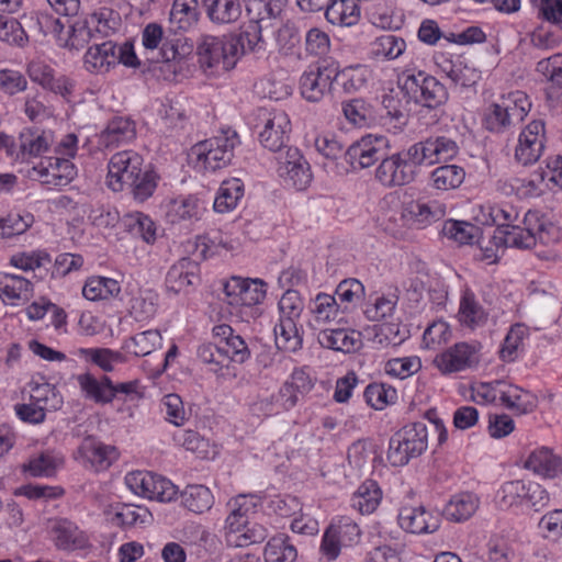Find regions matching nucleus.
Returning <instances> with one entry per match:
<instances>
[{"mask_svg": "<svg viewBox=\"0 0 562 562\" xmlns=\"http://www.w3.org/2000/svg\"><path fill=\"white\" fill-rule=\"evenodd\" d=\"M397 87L406 99V103L413 102L428 109H439L449 99L447 88L423 70H403L397 76Z\"/></svg>", "mask_w": 562, "mask_h": 562, "instance_id": "f257e3e1", "label": "nucleus"}, {"mask_svg": "<svg viewBox=\"0 0 562 562\" xmlns=\"http://www.w3.org/2000/svg\"><path fill=\"white\" fill-rule=\"evenodd\" d=\"M280 319L274 327L277 347L284 351L295 352L302 348L303 337L297 327V319L304 308L301 295L295 290H288L278 303Z\"/></svg>", "mask_w": 562, "mask_h": 562, "instance_id": "f03ea898", "label": "nucleus"}, {"mask_svg": "<svg viewBox=\"0 0 562 562\" xmlns=\"http://www.w3.org/2000/svg\"><path fill=\"white\" fill-rule=\"evenodd\" d=\"M428 446V429L425 423L404 426L390 439L387 460L393 467H403L422 456Z\"/></svg>", "mask_w": 562, "mask_h": 562, "instance_id": "7ed1b4c3", "label": "nucleus"}, {"mask_svg": "<svg viewBox=\"0 0 562 562\" xmlns=\"http://www.w3.org/2000/svg\"><path fill=\"white\" fill-rule=\"evenodd\" d=\"M239 144L235 131L226 130L221 135L199 142L191 148V155L207 171H216L228 166L234 157V149Z\"/></svg>", "mask_w": 562, "mask_h": 562, "instance_id": "20e7f679", "label": "nucleus"}, {"mask_svg": "<svg viewBox=\"0 0 562 562\" xmlns=\"http://www.w3.org/2000/svg\"><path fill=\"white\" fill-rule=\"evenodd\" d=\"M530 102L524 92L516 91L501 102L492 103L484 116L485 127L493 133H503L516 122H521L530 110Z\"/></svg>", "mask_w": 562, "mask_h": 562, "instance_id": "39448f33", "label": "nucleus"}, {"mask_svg": "<svg viewBox=\"0 0 562 562\" xmlns=\"http://www.w3.org/2000/svg\"><path fill=\"white\" fill-rule=\"evenodd\" d=\"M196 49L199 63L204 69L228 71L236 65V46L231 44L226 36L204 35Z\"/></svg>", "mask_w": 562, "mask_h": 562, "instance_id": "423d86ee", "label": "nucleus"}, {"mask_svg": "<svg viewBox=\"0 0 562 562\" xmlns=\"http://www.w3.org/2000/svg\"><path fill=\"white\" fill-rule=\"evenodd\" d=\"M181 37H170L165 33L162 26L158 23L147 24L142 33V42L147 50L157 53V61L169 63L171 60L182 59L190 52V47L180 44Z\"/></svg>", "mask_w": 562, "mask_h": 562, "instance_id": "0eeeda50", "label": "nucleus"}, {"mask_svg": "<svg viewBox=\"0 0 562 562\" xmlns=\"http://www.w3.org/2000/svg\"><path fill=\"white\" fill-rule=\"evenodd\" d=\"M390 148L385 136L366 135L361 139L352 143L344 156L352 169H364L382 161L387 155Z\"/></svg>", "mask_w": 562, "mask_h": 562, "instance_id": "6e6552de", "label": "nucleus"}, {"mask_svg": "<svg viewBox=\"0 0 562 562\" xmlns=\"http://www.w3.org/2000/svg\"><path fill=\"white\" fill-rule=\"evenodd\" d=\"M144 166L143 157L135 151L124 150L114 154L108 165V187L114 192L123 191L126 183L138 175Z\"/></svg>", "mask_w": 562, "mask_h": 562, "instance_id": "1a4fd4ad", "label": "nucleus"}, {"mask_svg": "<svg viewBox=\"0 0 562 562\" xmlns=\"http://www.w3.org/2000/svg\"><path fill=\"white\" fill-rule=\"evenodd\" d=\"M334 76V67L321 64L308 66L300 78L302 97L310 102L321 101L330 91Z\"/></svg>", "mask_w": 562, "mask_h": 562, "instance_id": "9d476101", "label": "nucleus"}, {"mask_svg": "<svg viewBox=\"0 0 562 562\" xmlns=\"http://www.w3.org/2000/svg\"><path fill=\"white\" fill-rule=\"evenodd\" d=\"M49 535L59 551L72 552L90 547L87 533L67 518L54 519L50 522Z\"/></svg>", "mask_w": 562, "mask_h": 562, "instance_id": "9b49d317", "label": "nucleus"}, {"mask_svg": "<svg viewBox=\"0 0 562 562\" xmlns=\"http://www.w3.org/2000/svg\"><path fill=\"white\" fill-rule=\"evenodd\" d=\"M544 140V123L542 121L530 122L519 135L515 149L516 160L524 166L536 162L542 154Z\"/></svg>", "mask_w": 562, "mask_h": 562, "instance_id": "f8f14e48", "label": "nucleus"}, {"mask_svg": "<svg viewBox=\"0 0 562 562\" xmlns=\"http://www.w3.org/2000/svg\"><path fill=\"white\" fill-rule=\"evenodd\" d=\"M477 348L468 342H459L438 355L435 363L443 373L462 371L479 363Z\"/></svg>", "mask_w": 562, "mask_h": 562, "instance_id": "ddd939ff", "label": "nucleus"}, {"mask_svg": "<svg viewBox=\"0 0 562 562\" xmlns=\"http://www.w3.org/2000/svg\"><path fill=\"white\" fill-rule=\"evenodd\" d=\"M415 177V171L405 165L398 153H387L375 170V179L389 188L408 184Z\"/></svg>", "mask_w": 562, "mask_h": 562, "instance_id": "4468645a", "label": "nucleus"}, {"mask_svg": "<svg viewBox=\"0 0 562 562\" xmlns=\"http://www.w3.org/2000/svg\"><path fill=\"white\" fill-rule=\"evenodd\" d=\"M136 137V124L130 117L115 116L98 135V143L104 148H115L131 143Z\"/></svg>", "mask_w": 562, "mask_h": 562, "instance_id": "2eb2a0df", "label": "nucleus"}, {"mask_svg": "<svg viewBox=\"0 0 562 562\" xmlns=\"http://www.w3.org/2000/svg\"><path fill=\"white\" fill-rule=\"evenodd\" d=\"M291 132V122L288 114L277 111L271 114L259 134L260 143L271 151H278L285 146Z\"/></svg>", "mask_w": 562, "mask_h": 562, "instance_id": "dca6fc26", "label": "nucleus"}, {"mask_svg": "<svg viewBox=\"0 0 562 562\" xmlns=\"http://www.w3.org/2000/svg\"><path fill=\"white\" fill-rule=\"evenodd\" d=\"M78 453L95 471L106 470L119 456L115 447L106 446L91 436L82 440Z\"/></svg>", "mask_w": 562, "mask_h": 562, "instance_id": "f3484780", "label": "nucleus"}, {"mask_svg": "<svg viewBox=\"0 0 562 562\" xmlns=\"http://www.w3.org/2000/svg\"><path fill=\"white\" fill-rule=\"evenodd\" d=\"M322 347L345 353L358 350L361 345V334L353 329L335 328L324 329L317 335Z\"/></svg>", "mask_w": 562, "mask_h": 562, "instance_id": "a211bd4d", "label": "nucleus"}, {"mask_svg": "<svg viewBox=\"0 0 562 562\" xmlns=\"http://www.w3.org/2000/svg\"><path fill=\"white\" fill-rule=\"evenodd\" d=\"M198 271L199 265L196 261L188 257L181 258L167 272L166 288L173 293L181 292L199 280Z\"/></svg>", "mask_w": 562, "mask_h": 562, "instance_id": "6ab92c4d", "label": "nucleus"}, {"mask_svg": "<svg viewBox=\"0 0 562 562\" xmlns=\"http://www.w3.org/2000/svg\"><path fill=\"white\" fill-rule=\"evenodd\" d=\"M116 44L112 41L99 43L95 41L85 55V65L89 71H109L112 66L117 65Z\"/></svg>", "mask_w": 562, "mask_h": 562, "instance_id": "aec40b11", "label": "nucleus"}, {"mask_svg": "<svg viewBox=\"0 0 562 562\" xmlns=\"http://www.w3.org/2000/svg\"><path fill=\"white\" fill-rule=\"evenodd\" d=\"M480 506V498L471 492H461L453 495L446 504L442 516L452 522H462L470 519Z\"/></svg>", "mask_w": 562, "mask_h": 562, "instance_id": "412c9836", "label": "nucleus"}, {"mask_svg": "<svg viewBox=\"0 0 562 562\" xmlns=\"http://www.w3.org/2000/svg\"><path fill=\"white\" fill-rule=\"evenodd\" d=\"M525 468L544 477L554 479L562 475V458L547 447H541L530 453Z\"/></svg>", "mask_w": 562, "mask_h": 562, "instance_id": "4be33fe9", "label": "nucleus"}, {"mask_svg": "<svg viewBox=\"0 0 562 562\" xmlns=\"http://www.w3.org/2000/svg\"><path fill=\"white\" fill-rule=\"evenodd\" d=\"M267 284L259 279H247L244 285L240 299L236 307L239 308L240 317L249 322V318H256L258 308L255 306L260 304L266 297Z\"/></svg>", "mask_w": 562, "mask_h": 562, "instance_id": "5701e85b", "label": "nucleus"}, {"mask_svg": "<svg viewBox=\"0 0 562 562\" xmlns=\"http://www.w3.org/2000/svg\"><path fill=\"white\" fill-rule=\"evenodd\" d=\"M430 514L423 506L401 508L398 513V524L402 529L411 533H431L438 529L437 521L429 522Z\"/></svg>", "mask_w": 562, "mask_h": 562, "instance_id": "b1692460", "label": "nucleus"}, {"mask_svg": "<svg viewBox=\"0 0 562 562\" xmlns=\"http://www.w3.org/2000/svg\"><path fill=\"white\" fill-rule=\"evenodd\" d=\"M207 18L215 24H231L243 13L240 0H202Z\"/></svg>", "mask_w": 562, "mask_h": 562, "instance_id": "393cba45", "label": "nucleus"}, {"mask_svg": "<svg viewBox=\"0 0 562 562\" xmlns=\"http://www.w3.org/2000/svg\"><path fill=\"white\" fill-rule=\"evenodd\" d=\"M198 0H175L169 13V32L188 31L199 20Z\"/></svg>", "mask_w": 562, "mask_h": 562, "instance_id": "a878e982", "label": "nucleus"}, {"mask_svg": "<svg viewBox=\"0 0 562 562\" xmlns=\"http://www.w3.org/2000/svg\"><path fill=\"white\" fill-rule=\"evenodd\" d=\"M159 176L151 167V165H145L138 175H135L125 188L130 191V194L137 202H145L153 196L158 181Z\"/></svg>", "mask_w": 562, "mask_h": 562, "instance_id": "bb28decb", "label": "nucleus"}, {"mask_svg": "<svg viewBox=\"0 0 562 562\" xmlns=\"http://www.w3.org/2000/svg\"><path fill=\"white\" fill-rule=\"evenodd\" d=\"M493 243L497 247H513L518 249H530L536 246L537 237L527 233L522 226L515 224L509 228H496L493 235Z\"/></svg>", "mask_w": 562, "mask_h": 562, "instance_id": "cd10ccee", "label": "nucleus"}, {"mask_svg": "<svg viewBox=\"0 0 562 562\" xmlns=\"http://www.w3.org/2000/svg\"><path fill=\"white\" fill-rule=\"evenodd\" d=\"M77 381L87 398L101 404L113 401L112 380L109 376L103 375L97 380L92 374L83 373L77 376Z\"/></svg>", "mask_w": 562, "mask_h": 562, "instance_id": "c85d7f7f", "label": "nucleus"}, {"mask_svg": "<svg viewBox=\"0 0 562 562\" xmlns=\"http://www.w3.org/2000/svg\"><path fill=\"white\" fill-rule=\"evenodd\" d=\"M459 321L461 325L474 329L487 323L488 314L475 300L472 291L465 290L462 294L459 307Z\"/></svg>", "mask_w": 562, "mask_h": 562, "instance_id": "c756f323", "label": "nucleus"}, {"mask_svg": "<svg viewBox=\"0 0 562 562\" xmlns=\"http://www.w3.org/2000/svg\"><path fill=\"white\" fill-rule=\"evenodd\" d=\"M360 16V8L356 0H330L325 11L326 20L333 25L351 26Z\"/></svg>", "mask_w": 562, "mask_h": 562, "instance_id": "7c9ffc66", "label": "nucleus"}, {"mask_svg": "<svg viewBox=\"0 0 562 562\" xmlns=\"http://www.w3.org/2000/svg\"><path fill=\"white\" fill-rule=\"evenodd\" d=\"M521 223L524 229L537 237V241L542 245L557 239V227L539 211H528Z\"/></svg>", "mask_w": 562, "mask_h": 562, "instance_id": "2f4dec72", "label": "nucleus"}, {"mask_svg": "<svg viewBox=\"0 0 562 562\" xmlns=\"http://www.w3.org/2000/svg\"><path fill=\"white\" fill-rule=\"evenodd\" d=\"M91 41L95 42L93 29L88 16H80L68 25V31L64 33V41L60 46L80 50Z\"/></svg>", "mask_w": 562, "mask_h": 562, "instance_id": "473e14b6", "label": "nucleus"}, {"mask_svg": "<svg viewBox=\"0 0 562 562\" xmlns=\"http://www.w3.org/2000/svg\"><path fill=\"white\" fill-rule=\"evenodd\" d=\"M382 492L375 481H364L352 495L351 506L361 514L373 513L380 504Z\"/></svg>", "mask_w": 562, "mask_h": 562, "instance_id": "72a5a7b5", "label": "nucleus"}, {"mask_svg": "<svg viewBox=\"0 0 562 562\" xmlns=\"http://www.w3.org/2000/svg\"><path fill=\"white\" fill-rule=\"evenodd\" d=\"M263 555L266 562H294L297 551L288 535L279 533L268 541Z\"/></svg>", "mask_w": 562, "mask_h": 562, "instance_id": "f704fd0d", "label": "nucleus"}, {"mask_svg": "<svg viewBox=\"0 0 562 562\" xmlns=\"http://www.w3.org/2000/svg\"><path fill=\"white\" fill-rule=\"evenodd\" d=\"M181 504L190 512L202 514L211 509L214 497L209 487L204 485H188L181 493Z\"/></svg>", "mask_w": 562, "mask_h": 562, "instance_id": "c9c22d12", "label": "nucleus"}, {"mask_svg": "<svg viewBox=\"0 0 562 562\" xmlns=\"http://www.w3.org/2000/svg\"><path fill=\"white\" fill-rule=\"evenodd\" d=\"M244 195V184L239 179L223 181L214 200V211L226 213L234 210Z\"/></svg>", "mask_w": 562, "mask_h": 562, "instance_id": "e433bc0d", "label": "nucleus"}, {"mask_svg": "<svg viewBox=\"0 0 562 562\" xmlns=\"http://www.w3.org/2000/svg\"><path fill=\"white\" fill-rule=\"evenodd\" d=\"M465 179V171L458 165H442L435 168L430 173L431 184L441 191L459 188Z\"/></svg>", "mask_w": 562, "mask_h": 562, "instance_id": "4c0bfd02", "label": "nucleus"}, {"mask_svg": "<svg viewBox=\"0 0 562 562\" xmlns=\"http://www.w3.org/2000/svg\"><path fill=\"white\" fill-rule=\"evenodd\" d=\"M308 308L314 316V322L317 324L333 322L342 314L336 296L327 293H318L310 303Z\"/></svg>", "mask_w": 562, "mask_h": 562, "instance_id": "58836bf2", "label": "nucleus"}, {"mask_svg": "<svg viewBox=\"0 0 562 562\" xmlns=\"http://www.w3.org/2000/svg\"><path fill=\"white\" fill-rule=\"evenodd\" d=\"M33 292V284L30 280L12 274L0 272V296L8 300H29Z\"/></svg>", "mask_w": 562, "mask_h": 562, "instance_id": "ea45409f", "label": "nucleus"}, {"mask_svg": "<svg viewBox=\"0 0 562 562\" xmlns=\"http://www.w3.org/2000/svg\"><path fill=\"white\" fill-rule=\"evenodd\" d=\"M161 345V335L157 329L138 333L123 344V349L136 357H145Z\"/></svg>", "mask_w": 562, "mask_h": 562, "instance_id": "a19ab883", "label": "nucleus"}, {"mask_svg": "<svg viewBox=\"0 0 562 562\" xmlns=\"http://www.w3.org/2000/svg\"><path fill=\"white\" fill-rule=\"evenodd\" d=\"M121 292L119 282L111 278L93 277L86 281L82 294L89 301L108 300Z\"/></svg>", "mask_w": 562, "mask_h": 562, "instance_id": "79ce46f5", "label": "nucleus"}, {"mask_svg": "<svg viewBox=\"0 0 562 562\" xmlns=\"http://www.w3.org/2000/svg\"><path fill=\"white\" fill-rule=\"evenodd\" d=\"M231 44L236 46V56L255 52L261 48V44H265L263 36L260 35L259 30L256 29L255 24L249 21L247 25L241 26V31L236 36L227 37ZM262 49L265 47L262 46Z\"/></svg>", "mask_w": 562, "mask_h": 562, "instance_id": "37998d69", "label": "nucleus"}, {"mask_svg": "<svg viewBox=\"0 0 562 562\" xmlns=\"http://www.w3.org/2000/svg\"><path fill=\"white\" fill-rule=\"evenodd\" d=\"M231 509L225 521V532L243 531L248 527V512L250 507L246 495H238L227 504Z\"/></svg>", "mask_w": 562, "mask_h": 562, "instance_id": "c03bdc74", "label": "nucleus"}, {"mask_svg": "<svg viewBox=\"0 0 562 562\" xmlns=\"http://www.w3.org/2000/svg\"><path fill=\"white\" fill-rule=\"evenodd\" d=\"M93 29L95 41H101L115 32L120 24V18L113 10L102 8L88 15Z\"/></svg>", "mask_w": 562, "mask_h": 562, "instance_id": "a18cd8bd", "label": "nucleus"}, {"mask_svg": "<svg viewBox=\"0 0 562 562\" xmlns=\"http://www.w3.org/2000/svg\"><path fill=\"white\" fill-rule=\"evenodd\" d=\"M363 295L364 286L359 280L346 279L339 282L333 296L340 304L341 313H347Z\"/></svg>", "mask_w": 562, "mask_h": 562, "instance_id": "49530a36", "label": "nucleus"}, {"mask_svg": "<svg viewBox=\"0 0 562 562\" xmlns=\"http://www.w3.org/2000/svg\"><path fill=\"white\" fill-rule=\"evenodd\" d=\"M198 199L192 195L179 196L168 204L167 217L171 223L196 218L199 215Z\"/></svg>", "mask_w": 562, "mask_h": 562, "instance_id": "de8ad7c7", "label": "nucleus"}, {"mask_svg": "<svg viewBox=\"0 0 562 562\" xmlns=\"http://www.w3.org/2000/svg\"><path fill=\"white\" fill-rule=\"evenodd\" d=\"M78 352L105 372H112L114 363L125 362V357L121 352L109 348H80Z\"/></svg>", "mask_w": 562, "mask_h": 562, "instance_id": "09e8293b", "label": "nucleus"}, {"mask_svg": "<svg viewBox=\"0 0 562 562\" xmlns=\"http://www.w3.org/2000/svg\"><path fill=\"white\" fill-rule=\"evenodd\" d=\"M278 172L288 186L297 191L305 190L313 178L310 164L306 160L290 167H279Z\"/></svg>", "mask_w": 562, "mask_h": 562, "instance_id": "8fccbe9b", "label": "nucleus"}, {"mask_svg": "<svg viewBox=\"0 0 562 562\" xmlns=\"http://www.w3.org/2000/svg\"><path fill=\"white\" fill-rule=\"evenodd\" d=\"M31 24L27 25L30 32L40 36L53 35L60 44L64 41V27L59 19L49 14L40 13L35 18L30 19Z\"/></svg>", "mask_w": 562, "mask_h": 562, "instance_id": "3c124183", "label": "nucleus"}, {"mask_svg": "<svg viewBox=\"0 0 562 562\" xmlns=\"http://www.w3.org/2000/svg\"><path fill=\"white\" fill-rule=\"evenodd\" d=\"M0 41L23 47L29 42V35L16 19L0 13Z\"/></svg>", "mask_w": 562, "mask_h": 562, "instance_id": "603ef678", "label": "nucleus"}, {"mask_svg": "<svg viewBox=\"0 0 562 562\" xmlns=\"http://www.w3.org/2000/svg\"><path fill=\"white\" fill-rule=\"evenodd\" d=\"M426 145L430 155V164L452 159L459 153L458 143L447 136L429 137L426 139Z\"/></svg>", "mask_w": 562, "mask_h": 562, "instance_id": "864d4df0", "label": "nucleus"}, {"mask_svg": "<svg viewBox=\"0 0 562 562\" xmlns=\"http://www.w3.org/2000/svg\"><path fill=\"white\" fill-rule=\"evenodd\" d=\"M367 403L374 409H383L386 405L395 403L396 390L384 383H371L364 390Z\"/></svg>", "mask_w": 562, "mask_h": 562, "instance_id": "5fc2aeb1", "label": "nucleus"}, {"mask_svg": "<svg viewBox=\"0 0 562 562\" xmlns=\"http://www.w3.org/2000/svg\"><path fill=\"white\" fill-rule=\"evenodd\" d=\"M528 327L521 323H516L510 327L499 350L502 360L512 362L516 359L517 350L528 336Z\"/></svg>", "mask_w": 562, "mask_h": 562, "instance_id": "6e6d98bb", "label": "nucleus"}, {"mask_svg": "<svg viewBox=\"0 0 562 562\" xmlns=\"http://www.w3.org/2000/svg\"><path fill=\"white\" fill-rule=\"evenodd\" d=\"M484 224L496 225L497 228H509L518 222L519 213L512 205H488Z\"/></svg>", "mask_w": 562, "mask_h": 562, "instance_id": "4d7b16f0", "label": "nucleus"}, {"mask_svg": "<svg viewBox=\"0 0 562 562\" xmlns=\"http://www.w3.org/2000/svg\"><path fill=\"white\" fill-rule=\"evenodd\" d=\"M443 235L461 245L472 244L479 233V227L463 221H447L442 228Z\"/></svg>", "mask_w": 562, "mask_h": 562, "instance_id": "13d9d810", "label": "nucleus"}, {"mask_svg": "<svg viewBox=\"0 0 562 562\" xmlns=\"http://www.w3.org/2000/svg\"><path fill=\"white\" fill-rule=\"evenodd\" d=\"M407 210L417 222L424 224L445 217L447 207L442 203L430 201L428 203L412 202Z\"/></svg>", "mask_w": 562, "mask_h": 562, "instance_id": "bf43d9fd", "label": "nucleus"}, {"mask_svg": "<svg viewBox=\"0 0 562 562\" xmlns=\"http://www.w3.org/2000/svg\"><path fill=\"white\" fill-rule=\"evenodd\" d=\"M499 506L509 508L515 505L525 504L527 495V483L522 480L509 481L502 485L499 492Z\"/></svg>", "mask_w": 562, "mask_h": 562, "instance_id": "052dcab7", "label": "nucleus"}, {"mask_svg": "<svg viewBox=\"0 0 562 562\" xmlns=\"http://www.w3.org/2000/svg\"><path fill=\"white\" fill-rule=\"evenodd\" d=\"M445 71L452 83L462 88L474 86L481 78V72L477 69L460 60L451 63L449 69H445Z\"/></svg>", "mask_w": 562, "mask_h": 562, "instance_id": "680f3d73", "label": "nucleus"}, {"mask_svg": "<svg viewBox=\"0 0 562 562\" xmlns=\"http://www.w3.org/2000/svg\"><path fill=\"white\" fill-rule=\"evenodd\" d=\"M156 474L146 471H133L125 476L127 487L136 495L153 498Z\"/></svg>", "mask_w": 562, "mask_h": 562, "instance_id": "e2e57ef3", "label": "nucleus"}, {"mask_svg": "<svg viewBox=\"0 0 562 562\" xmlns=\"http://www.w3.org/2000/svg\"><path fill=\"white\" fill-rule=\"evenodd\" d=\"M33 223L31 214L21 215L10 213L5 217H0V238H11L21 235L27 231Z\"/></svg>", "mask_w": 562, "mask_h": 562, "instance_id": "0e129e2a", "label": "nucleus"}, {"mask_svg": "<svg viewBox=\"0 0 562 562\" xmlns=\"http://www.w3.org/2000/svg\"><path fill=\"white\" fill-rule=\"evenodd\" d=\"M405 50V42L393 34L379 36L373 43V54L376 57L395 59Z\"/></svg>", "mask_w": 562, "mask_h": 562, "instance_id": "69168bd1", "label": "nucleus"}, {"mask_svg": "<svg viewBox=\"0 0 562 562\" xmlns=\"http://www.w3.org/2000/svg\"><path fill=\"white\" fill-rule=\"evenodd\" d=\"M266 538V530L261 526L247 527L243 531L225 532V541L229 547L245 548L252 543H260Z\"/></svg>", "mask_w": 562, "mask_h": 562, "instance_id": "338daca9", "label": "nucleus"}, {"mask_svg": "<svg viewBox=\"0 0 562 562\" xmlns=\"http://www.w3.org/2000/svg\"><path fill=\"white\" fill-rule=\"evenodd\" d=\"M378 454L372 447H367L363 442H355L348 450L349 463L360 471H369L373 468V462L378 460Z\"/></svg>", "mask_w": 562, "mask_h": 562, "instance_id": "774afa93", "label": "nucleus"}]
</instances>
